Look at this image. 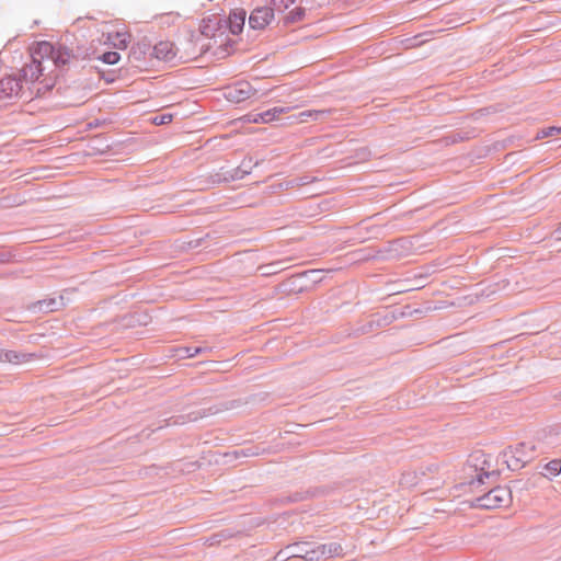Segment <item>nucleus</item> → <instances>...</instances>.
<instances>
[{"instance_id":"obj_1","label":"nucleus","mask_w":561,"mask_h":561,"mask_svg":"<svg viewBox=\"0 0 561 561\" xmlns=\"http://www.w3.org/2000/svg\"><path fill=\"white\" fill-rule=\"evenodd\" d=\"M32 60L22 68L25 81L37 83L38 92L49 91L57 82L59 69L67 66L73 53L67 46L47 41L36 42L30 48Z\"/></svg>"},{"instance_id":"obj_2","label":"nucleus","mask_w":561,"mask_h":561,"mask_svg":"<svg viewBox=\"0 0 561 561\" xmlns=\"http://www.w3.org/2000/svg\"><path fill=\"white\" fill-rule=\"evenodd\" d=\"M465 472L469 479V484L483 483L484 479L496 473L493 458L481 450L473 451L466 463Z\"/></svg>"},{"instance_id":"obj_3","label":"nucleus","mask_w":561,"mask_h":561,"mask_svg":"<svg viewBox=\"0 0 561 561\" xmlns=\"http://www.w3.org/2000/svg\"><path fill=\"white\" fill-rule=\"evenodd\" d=\"M512 501L511 491L505 486H497L486 494L476 499L471 506L485 510H495L506 506Z\"/></svg>"},{"instance_id":"obj_4","label":"nucleus","mask_w":561,"mask_h":561,"mask_svg":"<svg viewBox=\"0 0 561 561\" xmlns=\"http://www.w3.org/2000/svg\"><path fill=\"white\" fill-rule=\"evenodd\" d=\"M535 445L533 443H520L511 447L506 451L507 462L510 467H524L534 456Z\"/></svg>"},{"instance_id":"obj_5","label":"nucleus","mask_w":561,"mask_h":561,"mask_svg":"<svg viewBox=\"0 0 561 561\" xmlns=\"http://www.w3.org/2000/svg\"><path fill=\"white\" fill-rule=\"evenodd\" d=\"M105 44L125 50L131 42V33L125 26H113L105 34Z\"/></svg>"},{"instance_id":"obj_6","label":"nucleus","mask_w":561,"mask_h":561,"mask_svg":"<svg viewBox=\"0 0 561 561\" xmlns=\"http://www.w3.org/2000/svg\"><path fill=\"white\" fill-rule=\"evenodd\" d=\"M274 20V10L268 7L254 9L249 16V25L253 30L262 31Z\"/></svg>"},{"instance_id":"obj_7","label":"nucleus","mask_w":561,"mask_h":561,"mask_svg":"<svg viewBox=\"0 0 561 561\" xmlns=\"http://www.w3.org/2000/svg\"><path fill=\"white\" fill-rule=\"evenodd\" d=\"M21 90L22 85L15 77L7 76L0 79V101L18 98Z\"/></svg>"},{"instance_id":"obj_8","label":"nucleus","mask_w":561,"mask_h":561,"mask_svg":"<svg viewBox=\"0 0 561 561\" xmlns=\"http://www.w3.org/2000/svg\"><path fill=\"white\" fill-rule=\"evenodd\" d=\"M254 94V90L247 81H240L226 91V98L231 102H242Z\"/></svg>"},{"instance_id":"obj_9","label":"nucleus","mask_w":561,"mask_h":561,"mask_svg":"<svg viewBox=\"0 0 561 561\" xmlns=\"http://www.w3.org/2000/svg\"><path fill=\"white\" fill-rule=\"evenodd\" d=\"M36 356L34 354H27L11 350L0 348V363H10L13 365H22L33 360Z\"/></svg>"},{"instance_id":"obj_10","label":"nucleus","mask_w":561,"mask_h":561,"mask_svg":"<svg viewBox=\"0 0 561 561\" xmlns=\"http://www.w3.org/2000/svg\"><path fill=\"white\" fill-rule=\"evenodd\" d=\"M343 554V548L337 542H330L323 545H316V553L310 556L313 560H320L321 558H333L341 557Z\"/></svg>"},{"instance_id":"obj_11","label":"nucleus","mask_w":561,"mask_h":561,"mask_svg":"<svg viewBox=\"0 0 561 561\" xmlns=\"http://www.w3.org/2000/svg\"><path fill=\"white\" fill-rule=\"evenodd\" d=\"M153 55L160 60L170 61L175 58L176 49L172 42L161 41L154 45Z\"/></svg>"},{"instance_id":"obj_12","label":"nucleus","mask_w":561,"mask_h":561,"mask_svg":"<svg viewBox=\"0 0 561 561\" xmlns=\"http://www.w3.org/2000/svg\"><path fill=\"white\" fill-rule=\"evenodd\" d=\"M293 551L288 553V558H301L307 561H314L310 558L316 553V545L308 542L297 543L291 547Z\"/></svg>"},{"instance_id":"obj_13","label":"nucleus","mask_w":561,"mask_h":561,"mask_svg":"<svg viewBox=\"0 0 561 561\" xmlns=\"http://www.w3.org/2000/svg\"><path fill=\"white\" fill-rule=\"evenodd\" d=\"M245 11L243 9H236L229 14V30L232 34L241 33L245 22Z\"/></svg>"},{"instance_id":"obj_14","label":"nucleus","mask_w":561,"mask_h":561,"mask_svg":"<svg viewBox=\"0 0 561 561\" xmlns=\"http://www.w3.org/2000/svg\"><path fill=\"white\" fill-rule=\"evenodd\" d=\"M287 113L286 107H274L272 110L265 111L263 113L256 114L253 116L250 122L259 124V123H270L276 119L280 114Z\"/></svg>"},{"instance_id":"obj_15","label":"nucleus","mask_w":561,"mask_h":561,"mask_svg":"<svg viewBox=\"0 0 561 561\" xmlns=\"http://www.w3.org/2000/svg\"><path fill=\"white\" fill-rule=\"evenodd\" d=\"M306 11L301 7L293 8L285 16L286 24H295L304 20Z\"/></svg>"},{"instance_id":"obj_16","label":"nucleus","mask_w":561,"mask_h":561,"mask_svg":"<svg viewBox=\"0 0 561 561\" xmlns=\"http://www.w3.org/2000/svg\"><path fill=\"white\" fill-rule=\"evenodd\" d=\"M147 48H148L147 44L137 43L136 45H134L131 47L130 53H129V58L135 59V60H141Z\"/></svg>"},{"instance_id":"obj_17","label":"nucleus","mask_w":561,"mask_h":561,"mask_svg":"<svg viewBox=\"0 0 561 561\" xmlns=\"http://www.w3.org/2000/svg\"><path fill=\"white\" fill-rule=\"evenodd\" d=\"M121 56L116 51H106L102 55L101 60L108 65H115L119 61Z\"/></svg>"},{"instance_id":"obj_18","label":"nucleus","mask_w":561,"mask_h":561,"mask_svg":"<svg viewBox=\"0 0 561 561\" xmlns=\"http://www.w3.org/2000/svg\"><path fill=\"white\" fill-rule=\"evenodd\" d=\"M546 471L551 476L556 477L561 472V461L560 460H551L546 465Z\"/></svg>"},{"instance_id":"obj_19","label":"nucleus","mask_w":561,"mask_h":561,"mask_svg":"<svg viewBox=\"0 0 561 561\" xmlns=\"http://www.w3.org/2000/svg\"><path fill=\"white\" fill-rule=\"evenodd\" d=\"M172 114H162L152 118V123L157 126L169 124L172 121Z\"/></svg>"},{"instance_id":"obj_20","label":"nucleus","mask_w":561,"mask_h":561,"mask_svg":"<svg viewBox=\"0 0 561 561\" xmlns=\"http://www.w3.org/2000/svg\"><path fill=\"white\" fill-rule=\"evenodd\" d=\"M558 133H561V127L551 126V127L542 129L538 134V137L539 138L550 137V136H553L554 134H558Z\"/></svg>"},{"instance_id":"obj_21","label":"nucleus","mask_w":561,"mask_h":561,"mask_svg":"<svg viewBox=\"0 0 561 561\" xmlns=\"http://www.w3.org/2000/svg\"><path fill=\"white\" fill-rule=\"evenodd\" d=\"M296 0H273V3L274 5L276 7L277 10H286L288 9L291 4L295 3Z\"/></svg>"},{"instance_id":"obj_22","label":"nucleus","mask_w":561,"mask_h":561,"mask_svg":"<svg viewBox=\"0 0 561 561\" xmlns=\"http://www.w3.org/2000/svg\"><path fill=\"white\" fill-rule=\"evenodd\" d=\"M415 479V472H405L402 474L400 484L408 485Z\"/></svg>"},{"instance_id":"obj_23","label":"nucleus","mask_w":561,"mask_h":561,"mask_svg":"<svg viewBox=\"0 0 561 561\" xmlns=\"http://www.w3.org/2000/svg\"><path fill=\"white\" fill-rule=\"evenodd\" d=\"M301 116H311V113L310 112H307V113H302Z\"/></svg>"},{"instance_id":"obj_24","label":"nucleus","mask_w":561,"mask_h":561,"mask_svg":"<svg viewBox=\"0 0 561 561\" xmlns=\"http://www.w3.org/2000/svg\"><path fill=\"white\" fill-rule=\"evenodd\" d=\"M0 262H3V260L0 259Z\"/></svg>"}]
</instances>
